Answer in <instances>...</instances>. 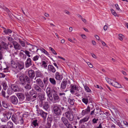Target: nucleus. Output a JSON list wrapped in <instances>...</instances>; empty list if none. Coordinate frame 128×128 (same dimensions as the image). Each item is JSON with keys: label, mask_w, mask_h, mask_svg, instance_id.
<instances>
[{"label": "nucleus", "mask_w": 128, "mask_h": 128, "mask_svg": "<svg viewBox=\"0 0 128 128\" xmlns=\"http://www.w3.org/2000/svg\"><path fill=\"white\" fill-rule=\"evenodd\" d=\"M98 120V119L97 118L96 119V118H94L92 120V122L94 124H96L97 122V121Z\"/></svg>", "instance_id": "nucleus-59"}, {"label": "nucleus", "mask_w": 128, "mask_h": 128, "mask_svg": "<svg viewBox=\"0 0 128 128\" xmlns=\"http://www.w3.org/2000/svg\"><path fill=\"white\" fill-rule=\"evenodd\" d=\"M7 125L8 128H14V126L13 123L11 122H9L7 123Z\"/></svg>", "instance_id": "nucleus-32"}, {"label": "nucleus", "mask_w": 128, "mask_h": 128, "mask_svg": "<svg viewBox=\"0 0 128 128\" xmlns=\"http://www.w3.org/2000/svg\"><path fill=\"white\" fill-rule=\"evenodd\" d=\"M66 110L67 111L65 113V114L67 118L70 121H72L74 119V116L71 113V112L70 110V109L68 108V107L66 108ZM66 108H65L64 110V111H66Z\"/></svg>", "instance_id": "nucleus-5"}, {"label": "nucleus", "mask_w": 128, "mask_h": 128, "mask_svg": "<svg viewBox=\"0 0 128 128\" xmlns=\"http://www.w3.org/2000/svg\"><path fill=\"white\" fill-rule=\"evenodd\" d=\"M33 45L30 44L28 46H26V47L27 48L26 49L29 50L30 51H31L32 50V48Z\"/></svg>", "instance_id": "nucleus-44"}, {"label": "nucleus", "mask_w": 128, "mask_h": 128, "mask_svg": "<svg viewBox=\"0 0 128 128\" xmlns=\"http://www.w3.org/2000/svg\"><path fill=\"white\" fill-rule=\"evenodd\" d=\"M11 119L13 122L16 124H19L18 118L16 114H14L12 116Z\"/></svg>", "instance_id": "nucleus-8"}, {"label": "nucleus", "mask_w": 128, "mask_h": 128, "mask_svg": "<svg viewBox=\"0 0 128 128\" xmlns=\"http://www.w3.org/2000/svg\"><path fill=\"white\" fill-rule=\"evenodd\" d=\"M84 88L85 90L88 92H91V90L87 86H84Z\"/></svg>", "instance_id": "nucleus-39"}, {"label": "nucleus", "mask_w": 128, "mask_h": 128, "mask_svg": "<svg viewBox=\"0 0 128 128\" xmlns=\"http://www.w3.org/2000/svg\"><path fill=\"white\" fill-rule=\"evenodd\" d=\"M12 114V112L10 110H9L8 111H5L3 114L4 117V118H2L1 119L2 121L5 122L7 120L10 119Z\"/></svg>", "instance_id": "nucleus-2"}, {"label": "nucleus", "mask_w": 128, "mask_h": 128, "mask_svg": "<svg viewBox=\"0 0 128 128\" xmlns=\"http://www.w3.org/2000/svg\"><path fill=\"white\" fill-rule=\"evenodd\" d=\"M6 92L2 90L1 93L0 94V96L2 97L5 98L6 97Z\"/></svg>", "instance_id": "nucleus-43"}, {"label": "nucleus", "mask_w": 128, "mask_h": 128, "mask_svg": "<svg viewBox=\"0 0 128 128\" xmlns=\"http://www.w3.org/2000/svg\"><path fill=\"white\" fill-rule=\"evenodd\" d=\"M5 76L6 75L2 73H0V78H4Z\"/></svg>", "instance_id": "nucleus-62"}, {"label": "nucleus", "mask_w": 128, "mask_h": 128, "mask_svg": "<svg viewBox=\"0 0 128 128\" xmlns=\"http://www.w3.org/2000/svg\"><path fill=\"white\" fill-rule=\"evenodd\" d=\"M10 102L14 104H16L18 102L17 98L14 96H10Z\"/></svg>", "instance_id": "nucleus-9"}, {"label": "nucleus", "mask_w": 128, "mask_h": 128, "mask_svg": "<svg viewBox=\"0 0 128 128\" xmlns=\"http://www.w3.org/2000/svg\"><path fill=\"white\" fill-rule=\"evenodd\" d=\"M119 38H118L121 41H122L123 40V35L121 34H118Z\"/></svg>", "instance_id": "nucleus-56"}, {"label": "nucleus", "mask_w": 128, "mask_h": 128, "mask_svg": "<svg viewBox=\"0 0 128 128\" xmlns=\"http://www.w3.org/2000/svg\"><path fill=\"white\" fill-rule=\"evenodd\" d=\"M14 48L16 50H20L21 48V46L16 41L12 42Z\"/></svg>", "instance_id": "nucleus-16"}, {"label": "nucleus", "mask_w": 128, "mask_h": 128, "mask_svg": "<svg viewBox=\"0 0 128 128\" xmlns=\"http://www.w3.org/2000/svg\"><path fill=\"white\" fill-rule=\"evenodd\" d=\"M19 122L21 125H23L24 124V120L22 118H21L20 119H19Z\"/></svg>", "instance_id": "nucleus-50"}, {"label": "nucleus", "mask_w": 128, "mask_h": 128, "mask_svg": "<svg viewBox=\"0 0 128 128\" xmlns=\"http://www.w3.org/2000/svg\"><path fill=\"white\" fill-rule=\"evenodd\" d=\"M19 42L20 44L23 47H25V44L24 42L20 40L19 41Z\"/></svg>", "instance_id": "nucleus-53"}, {"label": "nucleus", "mask_w": 128, "mask_h": 128, "mask_svg": "<svg viewBox=\"0 0 128 128\" xmlns=\"http://www.w3.org/2000/svg\"><path fill=\"white\" fill-rule=\"evenodd\" d=\"M6 38H7L8 40L10 42H12H12H13V41L14 40V39L12 37H10L9 36H7L6 37Z\"/></svg>", "instance_id": "nucleus-54"}, {"label": "nucleus", "mask_w": 128, "mask_h": 128, "mask_svg": "<svg viewBox=\"0 0 128 128\" xmlns=\"http://www.w3.org/2000/svg\"><path fill=\"white\" fill-rule=\"evenodd\" d=\"M52 92L53 96V98L52 96V100L48 98L47 100L49 102L50 101L54 103H56L57 102L59 98L56 92V91L55 90H53Z\"/></svg>", "instance_id": "nucleus-4"}, {"label": "nucleus", "mask_w": 128, "mask_h": 128, "mask_svg": "<svg viewBox=\"0 0 128 128\" xmlns=\"http://www.w3.org/2000/svg\"><path fill=\"white\" fill-rule=\"evenodd\" d=\"M111 84L112 86L117 88H122V86L120 84L116 82H115L114 83H111Z\"/></svg>", "instance_id": "nucleus-24"}, {"label": "nucleus", "mask_w": 128, "mask_h": 128, "mask_svg": "<svg viewBox=\"0 0 128 128\" xmlns=\"http://www.w3.org/2000/svg\"><path fill=\"white\" fill-rule=\"evenodd\" d=\"M86 114L89 113L90 111V107L89 106L87 107L86 109L84 110Z\"/></svg>", "instance_id": "nucleus-46"}, {"label": "nucleus", "mask_w": 128, "mask_h": 128, "mask_svg": "<svg viewBox=\"0 0 128 128\" xmlns=\"http://www.w3.org/2000/svg\"><path fill=\"white\" fill-rule=\"evenodd\" d=\"M35 92H35L34 90L33 89H32L29 92L30 93L31 95H32L34 94H35Z\"/></svg>", "instance_id": "nucleus-58"}, {"label": "nucleus", "mask_w": 128, "mask_h": 128, "mask_svg": "<svg viewBox=\"0 0 128 128\" xmlns=\"http://www.w3.org/2000/svg\"><path fill=\"white\" fill-rule=\"evenodd\" d=\"M24 52L25 53V54L28 57V58L30 57L31 56L30 54L31 53L29 52L27 50H25L24 51Z\"/></svg>", "instance_id": "nucleus-45"}, {"label": "nucleus", "mask_w": 128, "mask_h": 128, "mask_svg": "<svg viewBox=\"0 0 128 128\" xmlns=\"http://www.w3.org/2000/svg\"><path fill=\"white\" fill-rule=\"evenodd\" d=\"M64 125L66 126L67 128H72L71 125L68 122L67 120L64 119Z\"/></svg>", "instance_id": "nucleus-31"}, {"label": "nucleus", "mask_w": 128, "mask_h": 128, "mask_svg": "<svg viewBox=\"0 0 128 128\" xmlns=\"http://www.w3.org/2000/svg\"><path fill=\"white\" fill-rule=\"evenodd\" d=\"M40 58V56L39 55H36L35 56L33 57V58H32L33 60L36 63V64L37 62L36 61L38 60Z\"/></svg>", "instance_id": "nucleus-34"}, {"label": "nucleus", "mask_w": 128, "mask_h": 128, "mask_svg": "<svg viewBox=\"0 0 128 128\" xmlns=\"http://www.w3.org/2000/svg\"><path fill=\"white\" fill-rule=\"evenodd\" d=\"M10 64L12 66L13 68H16V70L18 65V62L17 63H16L15 62L12 60H11Z\"/></svg>", "instance_id": "nucleus-29"}, {"label": "nucleus", "mask_w": 128, "mask_h": 128, "mask_svg": "<svg viewBox=\"0 0 128 128\" xmlns=\"http://www.w3.org/2000/svg\"><path fill=\"white\" fill-rule=\"evenodd\" d=\"M36 82L38 85L41 88H43L44 87V84L41 80L40 78L37 79L36 81Z\"/></svg>", "instance_id": "nucleus-21"}, {"label": "nucleus", "mask_w": 128, "mask_h": 128, "mask_svg": "<svg viewBox=\"0 0 128 128\" xmlns=\"http://www.w3.org/2000/svg\"><path fill=\"white\" fill-rule=\"evenodd\" d=\"M42 66L44 68H46L47 66L46 63L44 61H42Z\"/></svg>", "instance_id": "nucleus-51"}, {"label": "nucleus", "mask_w": 128, "mask_h": 128, "mask_svg": "<svg viewBox=\"0 0 128 128\" xmlns=\"http://www.w3.org/2000/svg\"><path fill=\"white\" fill-rule=\"evenodd\" d=\"M11 88L12 90L14 92H17L19 91V90L18 86L16 85L12 84L11 85Z\"/></svg>", "instance_id": "nucleus-25"}, {"label": "nucleus", "mask_w": 128, "mask_h": 128, "mask_svg": "<svg viewBox=\"0 0 128 128\" xmlns=\"http://www.w3.org/2000/svg\"><path fill=\"white\" fill-rule=\"evenodd\" d=\"M52 91L51 90V89L49 88H47L46 89V93L48 97V99H50L51 100L52 99Z\"/></svg>", "instance_id": "nucleus-12"}, {"label": "nucleus", "mask_w": 128, "mask_h": 128, "mask_svg": "<svg viewBox=\"0 0 128 128\" xmlns=\"http://www.w3.org/2000/svg\"><path fill=\"white\" fill-rule=\"evenodd\" d=\"M49 80L52 84L54 85H55L56 84V81L54 78H50Z\"/></svg>", "instance_id": "nucleus-41"}, {"label": "nucleus", "mask_w": 128, "mask_h": 128, "mask_svg": "<svg viewBox=\"0 0 128 128\" xmlns=\"http://www.w3.org/2000/svg\"><path fill=\"white\" fill-rule=\"evenodd\" d=\"M17 96L19 99L20 100H23L25 98L24 95L22 93H18L17 94Z\"/></svg>", "instance_id": "nucleus-30"}, {"label": "nucleus", "mask_w": 128, "mask_h": 128, "mask_svg": "<svg viewBox=\"0 0 128 128\" xmlns=\"http://www.w3.org/2000/svg\"><path fill=\"white\" fill-rule=\"evenodd\" d=\"M47 119L48 120V122L51 123L52 122V119L51 117H48L47 118Z\"/></svg>", "instance_id": "nucleus-60"}, {"label": "nucleus", "mask_w": 128, "mask_h": 128, "mask_svg": "<svg viewBox=\"0 0 128 128\" xmlns=\"http://www.w3.org/2000/svg\"><path fill=\"white\" fill-rule=\"evenodd\" d=\"M24 68V62H18V65L16 70L18 72H20L21 70L23 69Z\"/></svg>", "instance_id": "nucleus-7"}, {"label": "nucleus", "mask_w": 128, "mask_h": 128, "mask_svg": "<svg viewBox=\"0 0 128 128\" xmlns=\"http://www.w3.org/2000/svg\"><path fill=\"white\" fill-rule=\"evenodd\" d=\"M36 114L38 116H40L44 120L46 119L48 114L43 111L42 110H40L38 107V106L36 105Z\"/></svg>", "instance_id": "nucleus-3"}, {"label": "nucleus", "mask_w": 128, "mask_h": 128, "mask_svg": "<svg viewBox=\"0 0 128 128\" xmlns=\"http://www.w3.org/2000/svg\"><path fill=\"white\" fill-rule=\"evenodd\" d=\"M43 107L44 109L47 110L49 107L48 102H45Z\"/></svg>", "instance_id": "nucleus-37"}, {"label": "nucleus", "mask_w": 128, "mask_h": 128, "mask_svg": "<svg viewBox=\"0 0 128 128\" xmlns=\"http://www.w3.org/2000/svg\"><path fill=\"white\" fill-rule=\"evenodd\" d=\"M31 126L34 128H37L38 127V121L36 119L32 120L31 123Z\"/></svg>", "instance_id": "nucleus-17"}, {"label": "nucleus", "mask_w": 128, "mask_h": 128, "mask_svg": "<svg viewBox=\"0 0 128 128\" xmlns=\"http://www.w3.org/2000/svg\"><path fill=\"white\" fill-rule=\"evenodd\" d=\"M2 104L3 106L5 108H7L8 107V105L4 101L2 102Z\"/></svg>", "instance_id": "nucleus-47"}, {"label": "nucleus", "mask_w": 128, "mask_h": 128, "mask_svg": "<svg viewBox=\"0 0 128 128\" xmlns=\"http://www.w3.org/2000/svg\"><path fill=\"white\" fill-rule=\"evenodd\" d=\"M49 48L50 50L51 51L53 54L55 55L57 54L56 53L53 48L50 47H49Z\"/></svg>", "instance_id": "nucleus-49"}, {"label": "nucleus", "mask_w": 128, "mask_h": 128, "mask_svg": "<svg viewBox=\"0 0 128 128\" xmlns=\"http://www.w3.org/2000/svg\"><path fill=\"white\" fill-rule=\"evenodd\" d=\"M72 84H70V81L69 80H66V81H64V88L67 86V88H69L71 87Z\"/></svg>", "instance_id": "nucleus-28"}, {"label": "nucleus", "mask_w": 128, "mask_h": 128, "mask_svg": "<svg viewBox=\"0 0 128 128\" xmlns=\"http://www.w3.org/2000/svg\"><path fill=\"white\" fill-rule=\"evenodd\" d=\"M88 100H90V102H92V98L88 96L85 98H83L82 99V101L86 104H87L88 102Z\"/></svg>", "instance_id": "nucleus-11"}, {"label": "nucleus", "mask_w": 128, "mask_h": 128, "mask_svg": "<svg viewBox=\"0 0 128 128\" xmlns=\"http://www.w3.org/2000/svg\"><path fill=\"white\" fill-rule=\"evenodd\" d=\"M53 110L54 113L57 115H61L62 112L60 108L57 106H54L53 108Z\"/></svg>", "instance_id": "nucleus-6"}, {"label": "nucleus", "mask_w": 128, "mask_h": 128, "mask_svg": "<svg viewBox=\"0 0 128 128\" xmlns=\"http://www.w3.org/2000/svg\"><path fill=\"white\" fill-rule=\"evenodd\" d=\"M28 76L30 78L32 79H33L35 76V72L33 70H30L28 72Z\"/></svg>", "instance_id": "nucleus-13"}, {"label": "nucleus", "mask_w": 128, "mask_h": 128, "mask_svg": "<svg viewBox=\"0 0 128 128\" xmlns=\"http://www.w3.org/2000/svg\"><path fill=\"white\" fill-rule=\"evenodd\" d=\"M16 77L19 78L20 83L22 85L25 84L26 82L28 83L30 82V78L26 75L19 74L16 75Z\"/></svg>", "instance_id": "nucleus-1"}, {"label": "nucleus", "mask_w": 128, "mask_h": 128, "mask_svg": "<svg viewBox=\"0 0 128 128\" xmlns=\"http://www.w3.org/2000/svg\"><path fill=\"white\" fill-rule=\"evenodd\" d=\"M51 125V123L47 122L46 125V128H50Z\"/></svg>", "instance_id": "nucleus-57"}, {"label": "nucleus", "mask_w": 128, "mask_h": 128, "mask_svg": "<svg viewBox=\"0 0 128 128\" xmlns=\"http://www.w3.org/2000/svg\"><path fill=\"white\" fill-rule=\"evenodd\" d=\"M4 32L6 34H7L12 32V31L10 29H6V28H4L3 30Z\"/></svg>", "instance_id": "nucleus-33"}, {"label": "nucleus", "mask_w": 128, "mask_h": 128, "mask_svg": "<svg viewBox=\"0 0 128 128\" xmlns=\"http://www.w3.org/2000/svg\"><path fill=\"white\" fill-rule=\"evenodd\" d=\"M48 70L53 73L55 72L56 71V69L53 66L50 64L48 66Z\"/></svg>", "instance_id": "nucleus-22"}, {"label": "nucleus", "mask_w": 128, "mask_h": 128, "mask_svg": "<svg viewBox=\"0 0 128 128\" xmlns=\"http://www.w3.org/2000/svg\"><path fill=\"white\" fill-rule=\"evenodd\" d=\"M89 116H86L80 120L79 122V124L81 125L82 124H84V123L86 122H87L89 120Z\"/></svg>", "instance_id": "nucleus-18"}, {"label": "nucleus", "mask_w": 128, "mask_h": 128, "mask_svg": "<svg viewBox=\"0 0 128 128\" xmlns=\"http://www.w3.org/2000/svg\"><path fill=\"white\" fill-rule=\"evenodd\" d=\"M45 102H43V101H40L39 102V106L40 107H42L43 106Z\"/></svg>", "instance_id": "nucleus-48"}, {"label": "nucleus", "mask_w": 128, "mask_h": 128, "mask_svg": "<svg viewBox=\"0 0 128 128\" xmlns=\"http://www.w3.org/2000/svg\"><path fill=\"white\" fill-rule=\"evenodd\" d=\"M36 77H42L43 75L41 72L39 70H38L36 71Z\"/></svg>", "instance_id": "nucleus-27"}, {"label": "nucleus", "mask_w": 128, "mask_h": 128, "mask_svg": "<svg viewBox=\"0 0 128 128\" xmlns=\"http://www.w3.org/2000/svg\"><path fill=\"white\" fill-rule=\"evenodd\" d=\"M40 51H41L42 52H43L45 54H46V55H48L49 54L48 52L43 48H41L40 49Z\"/></svg>", "instance_id": "nucleus-42"}, {"label": "nucleus", "mask_w": 128, "mask_h": 128, "mask_svg": "<svg viewBox=\"0 0 128 128\" xmlns=\"http://www.w3.org/2000/svg\"><path fill=\"white\" fill-rule=\"evenodd\" d=\"M32 52H37L38 50V47L34 45H33V46L32 48Z\"/></svg>", "instance_id": "nucleus-35"}, {"label": "nucleus", "mask_w": 128, "mask_h": 128, "mask_svg": "<svg viewBox=\"0 0 128 128\" xmlns=\"http://www.w3.org/2000/svg\"><path fill=\"white\" fill-rule=\"evenodd\" d=\"M14 92V91L11 88H8L7 91V94L9 95L12 94Z\"/></svg>", "instance_id": "nucleus-36"}, {"label": "nucleus", "mask_w": 128, "mask_h": 128, "mask_svg": "<svg viewBox=\"0 0 128 128\" xmlns=\"http://www.w3.org/2000/svg\"><path fill=\"white\" fill-rule=\"evenodd\" d=\"M38 98L40 101H43L46 99L45 97V94H41L40 93L38 94Z\"/></svg>", "instance_id": "nucleus-20"}, {"label": "nucleus", "mask_w": 128, "mask_h": 128, "mask_svg": "<svg viewBox=\"0 0 128 128\" xmlns=\"http://www.w3.org/2000/svg\"><path fill=\"white\" fill-rule=\"evenodd\" d=\"M68 101L70 104L72 105H73L74 104V99H71L70 98H68Z\"/></svg>", "instance_id": "nucleus-40"}, {"label": "nucleus", "mask_w": 128, "mask_h": 128, "mask_svg": "<svg viewBox=\"0 0 128 128\" xmlns=\"http://www.w3.org/2000/svg\"><path fill=\"white\" fill-rule=\"evenodd\" d=\"M2 9L6 11L8 13H9L10 12V11L9 10V9L7 8L6 7H4L2 8Z\"/></svg>", "instance_id": "nucleus-61"}, {"label": "nucleus", "mask_w": 128, "mask_h": 128, "mask_svg": "<svg viewBox=\"0 0 128 128\" xmlns=\"http://www.w3.org/2000/svg\"><path fill=\"white\" fill-rule=\"evenodd\" d=\"M32 60L31 59L29 58H28L27 60L25 62V64L26 68H28L32 65Z\"/></svg>", "instance_id": "nucleus-10"}, {"label": "nucleus", "mask_w": 128, "mask_h": 128, "mask_svg": "<svg viewBox=\"0 0 128 128\" xmlns=\"http://www.w3.org/2000/svg\"><path fill=\"white\" fill-rule=\"evenodd\" d=\"M105 79L107 82L109 84H111V83H112V82H111V81L112 80L111 79L109 78H105Z\"/></svg>", "instance_id": "nucleus-55"}, {"label": "nucleus", "mask_w": 128, "mask_h": 128, "mask_svg": "<svg viewBox=\"0 0 128 128\" xmlns=\"http://www.w3.org/2000/svg\"><path fill=\"white\" fill-rule=\"evenodd\" d=\"M123 122L124 124L126 125V126L128 127V122L126 121H123Z\"/></svg>", "instance_id": "nucleus-64"}, {"label": "nucleus", "mask_w": 128, "mask_h": 128, "mask_svg": "<svg viewBox=\"0 0 128 128\" xmlns=\"http://www.w3.org/2000/svg\"><path fill=\"white\" fill-rule=\"evenodd\" d=\"M34 88L36 91V93L38 94L42 92V89L38 85L36 84H34Z\"/></svg>", "instance_id": "nucleus-15"}, {"label": "nucleus", "mask_w": 128, "mask_h": 128, "mask_svg": "<svg viewBox=\"0 0 128 128\" xmlns=\"http://www.w3.org/2000/svg\"><path fill=\"white\" fill-rule=\"evenodd\" d=\"M110 11L112 14L115 16H117V14L113 9H111L110 10Z\"/></svg>", "instance_id": "nucleus-52"}, {"label": "nucleus", "mask_w": 128, "mask_h": 128, "mask_svg": "<svg viewBox=\"0 0 128 128\" xmlns=\"http://www.w3.org/2000/svg\"><path fill=\"white\" fill-rule=\"evenodd\" d=\"M25 94L26 96L25 100L26 101H29L31 100V96L28 92H25Z\"/></svg>", "instance_id": "nucleus-26"}, {"label": "nucleus", "mask_w": 128, "mask_h": 128, "mask_svg": "<svg viewBox=\"0 0 128 128\" xmlns=\"http://www.w3.org/2000/svg\"><path fill=\"white\" fill-rule=\"evenodd\" d=\"M63 78L62 76L60 74L59 72H56L55 74V78L58 80H62Z\"/></svg>", "instance_id": "nucleus-23"}, {"label": "nucleus", "mask_w": 128, "mask_h": 128, "mask_svg": "<svg viewBox=\"0 0 128 128\" xmlns=\"http://www.w3.org/2000/svg\"><path fill=\"white\" fill-rule=\"evenodd\" d=\"M71 88L70 89V90L72 94H74L75 92L74 90L78 91L79 89V88L77 86L74 85H71Z\"/></svg>", "instance_id": "nucleus-14"}, {"label": "nucleus", "mask_w": 128, "mask_h": 128, "mask_svg": "<svg viewBox=\"0 0 128 128\" xmlns=\"http://www.w3.org/2000/svg\"><path fill=\"white\" fill-rule=\"evenodd\" d=\"M3 86L4 87V90H6V88L7 87V86L6 84L5 83H3Z\"/></svg>", "instance_id": "nucleus-63"}, {"label": "nucleus", "mask_w": 128, "mask_h": 128, "mask_svg": "<svg viewBox=\"0 0 128 128\" xmlns=\"http://www.w3.org/2000/svg\"><path fill=\"white\" fill-rule=\"evenodd\" d=\"M25 88L28 90H29L31 88V85L29 84H27L24 86Z\"/></svg>", "instance_id": "nucleus-38"}, {"label": "nucleus", "mask_w": 128, "mask_h": 128, "mask_svg": "<svg viewBox=\"0 0 128 128\" xmlns=\"http://www.w3.org/2000/svg\"><path fill=\"white\" fill-rule=\"evenodd\" d=\"M60 90L62 92L60 93L59 95L60 96H62L64 94V79L63 80L61 84Z\"/></svg>", "instance_id": "nucleus-19"}]
</instances>
